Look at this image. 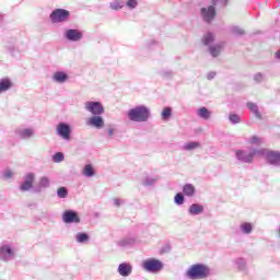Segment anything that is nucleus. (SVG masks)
<instances>
[{
    "instance_id": "obj_1",
    "label": "nucleus",
    "mask_w": 280,
    "mask_h": 280,
    "mask_svg": "<svg viewBox=\"0 0 280 280\" xmlns=\"http://www.w3.org/2000/svg\"><path fill=\"white\" fill-rule=\"evenodd\" d=\"M209 275H210V269L203 264L192 265L186 272V276L188 277V279H192V280L207 279Z\"/></svg>"
},
{
    "instance_id": "obj_2",
    "label": "nucleus",
    "mask_w": 280,
    "mask_h": 280,
    "mask_svg": "<svg viewBox=\"0 0 280 280\" xmlns=\"http://www.w3.org/2000/svg\"><path fill=\"white\" fill-rule=\"evenodd\" d=\"M130 121H148L150 119V109L145 106H138L128 112Z\"/></svg>"
},
{
    "instance_id": "obj_3",
    "label": "nucleus",
    "mask_w": 280,
    "mask_h": 280,
    "mask_svg": "<svg viewBox=\"0 0 280 280\" xmlns=\"http://www.w3.org/2000/svg\"><path fill=\"white\" fill-rule=\"evenodd\" d=\"M143 270L147 272H161L163 270V262L155 258H149L142 262Z\"/></svg>"
},
{
    "instance_id": "obj_4",
    "label": "nucleus",
    "mask_w": 280,
    "mask_h": 280,
    "mask_svg": "<svg viewBox=\"0 0 280 280\" xmlns=\"http://www.w3.org/2000/svg\"><path fill=\"white\" fill-rule=\"evenodd\" d=\"M69 16H71V13L68 10L56 9L50 14V21L51 23H65L69 21Z\"/></svg>"
},
{
    "instance_id": "obj_5",
    "label": "nucleus",
    "mask_w": 280,
    "mask_h": 280,
    "mask_svg": "<svg viewBox=\"0 0 280 280\" xmlns=\"http://www.w3.org/2000/svg\"><path fill=\"white\" fill-rule=\"evenodd\" d=\"M57 135H59L61 139L69 141V139H71V126L65 122H59L57 126Z\"/></svg>"
},
{
    "instance_id": "obj_6",
    "label": "nucleus",
    "mask_w": 280,
    "mask_h": 280,
    "mask_svg": "<svg viewBox=\"0 0 280 280\" xmlns=\"http://www.w3.org/2000/svg\"><path fill=\"white\" fill-rule=\"evenodd\" d=\"M85 109L92 113V115H103L104 113V106L100 102H86Z\"/></svg>"
},
{
    "instance_id": "obj_7",
    "label": "nucleus",
    "mask_w": 280,
    "mask_h": 280,
    "mask_svg": "<svg viewBox=\"0 0 280 280\" xmlns=\"http://www.w3.org/2000/svg\"><path fill=\"white\" fill-rule=\"evenodd\" d=\"M62 220L66 224H72L73 222L75 224H79L80 222V215H78V212L72 210H67L62 214Z\"/></svg>"
},
{
    "instance_id": "obj_8",
    "label": "nucleus",
    "mask_w": 280,
    "mask_h": 280,
    "mask_svg": "<svg viewBox=\"0 0 280 280\" xmlns=\"http://www.w3.org/2000/svg\"><path fill=\"white\" fill-rule=\"evenodd\" d=\"M260 151L254 150L252 153H246L245 151H236V158L238 161H243L244 163H253V158L255 154H260Z\"/></svg>"
},
{
    "instance_id": "obj_9",
    "label": "nucleus",
    "mask_w": 280,
    "mask_h": 280,
    "mask_svg": "<svg viewBox=\"0 0 280 280\" xmlns=\"http://www.w3.org/2000/svg\"><path fill=\"white\" fill-rule=\"evenodd\" d=\"M34 179H35L34 173H28L25 176L24 183L20 187L21 191H30V189L34 187Z\"/></svg>"
},
{
    "instance_id": "obj_10",
    "label": "nucleus",
    "mask_w": 280,
    "mask_h": 280,
    "mask_svg": "<svg viewBox=\"0 0 280 280\" xmlns=\"http://www.w3.org/2000/svg\"><path fill=\"white\" fill-rule=\"evenodd\" d=\"M201 14L205 21L209 23L215 19V8H213V5H210L208 9L203 8L201 9Z\"/></svg>"
},
{
    "instance_id": "obj_11",
    "label": "nucleus",
    "mask_w": 280,
    "mask_h": 280,
    "mask_svg": "<svg viewBox=\"0 0 280 280\" xmlns=\"http://www.w3.org/2000/svg\"><path fill=\"white\" fill-rule=\"evenodd\" d=\"M267 161L270 163V165H280V152L269 151L267 153Z\"/></svg>"
},
{
    "instance_id": "obj_12",
    "label": "nucleus",
    "mask_w": 280,
    "mask_h": 280,
    "mask_svg": "<svg viewBox=\"0 0 280 280\" xmlns=\"http://www.w3.org/2000/svg\"><path fill=\"white\" fill-rule=\"evenodd\" d=\"M66 37L68 38V40H73V42L82 40V32L78 30H68L66 32Z\"/></svg>"
},
{
    "instance_id": "obj_13",
    "label": "nucleus",
    "mask_w": 280,
    "mask_h": 280,
    "mask_svg": "<svg viewBox=\"0 0 280 280\" xmlns=\"http://www.w3.org/2000/svg\"><path fill=\"white\" fill-rule=\"evenodd\" d=\"M118 272L121 277H129V275H132V265L126 262L120 264Z\"/></svg>"
},
{
    "instance_id": "obj_14",
    "label": "nucleus",
    "mask_w": 280,
    "mask_h": 280,
    "mask_svg": "<svg viewBox=\"0 0 280 280\" xmlns=\"http://www.w3.org/2000/svg\"><path fill=\"white\" fill-rule=\"evenodd\" d=\"M89 124L94 128H104V118L101 116H93L89 119Z\"/></svg>"
},
{
    "instance_id": "obj_15",
    "label": "nucleus",
    "mask_w": 280,
    "mask_h": 280,
    "mask_svg": "<svg viewBox=\"0 0 280 280\" xmlns=\"http://www.w3.org/2000/svg\"><path fill=\"white\" fill-rule=\"evenodd\" d=\"M183 194L191 198L196 194V187L191 184H186L183 187Z\"/></svg>"
},
{
    "instance_id": "obj_16",
    "label": "nucleus",
    "mask_w": 280,
    "mask_h": 280,
    "mask_svg": "<svg viewBox=\"0 0 280 280\" xmlns=\"http://www.w3.org/2000/svg\"><path fill=\"white\" fill-rule=\"evenodd\" d=\"M203 211H205V207L197 203H192L189 208V213L191 215H199V213H202Z\"/></svg>"
},
{
    "instance_id": "obj_17",
    "label": "nucleus",
    "mask_w": 280,
    "mask_h": 280,
    "mask_svg": "<svg viewBox=\"0 0 280 280\" xmlns=\"http://www.w3.org/2000/svg\"><path fill=\"white\" fill-rule=\"evenodd\" d=\"M11 86H12V81H10V79L0 80V93H3L4 91H9Z\"/></svg>"
},
{
    "instance_id": "obj_18",
    "label": "nucleus",
    "mask_w": 280,
    "mask_h": 280,
    "mask_svg": "<svg viewBox=\"0 0 280 280\" xmlns=\"http://www.w3.org/2000/svg\"><path fill=\"white\" fill-rule=\"evenodd\" d=\"M222 47H224V44H219V45L210 47L209 51H210L211 56H213V58H218V56H220V52L222 51Z\"/></svg>"
},
{
    "instance_id": "obj_19",
    "label": "nucleus",
    "mask_w": 280,
    "mask_h": 280,
    "mask_svg": "<svg viewBox=\"0 0 280 280\" xmlns=\"http://www.w3.org/2000/svg\"><path fill=\"white\" fill-rule=\"evenodd\" d=\"M69 78V75H67V73L65 72H55L52 75V79L55 80V82H67V79Z\"/></svg>"
},
{
    "instance_id": "obj_20",
    "label": "nucleus",
    "mask_w": 280,
    "mask_h": 280,
    "mask_svg": "<svg viewBox=\"0 0 280 280\" xmlns=\"http://www.w3.org/2000/svg\"><path fill=\"white\" fill-rule=\"evenodd\" d=\"M247 107L249 108L250 113H253L255 117H257V119H261L259 107L255 103H247Z\"/></svg>"
},
{
    "instance_id": "obj_21",
    "label": "nucleus",
    "mask_w": 280,
    "mask_h": 280,
    "mask_svg": "<svg viewBox=\"0 0 280 280\" xmlns=\"http://www.w3.org/2000/svg\"><path fill=\"white\" fill-rule=\"evenodd\" d=\"M83 176L91 178V176H95V170L91 164H86L82 172Z\"/></svg>"
},
{
    "instance_id": "obj_22",
    "label": "nucleus",
    "mask_w": 280,
    "mask_h": 280,
    "mask_svg": "<svg viewBox=\"0 0 280 280\" xmlns=\"http://www.w3.org/2000/svg\"><path fill=\"white\" fill-rule=\"evenodd\" d=\"M198 115L202 119H209V117H211V112H209V109H207V107H201L198 110Z\"/></svg>"
},
{
    "instance_id": "obj_23",
    "label": "nucleus",
    "mask_w": 280,
    "mask_h": 280,
    "mask_svg": "<svg viewBox=\"0 0 280 280\" xmlns=\"http://www.w3.org/2000/svg\"><path fill=\"white\" fill-rule=\"evenodd\" d=\"M215 40V36L212 33H208L203 36L202 43L203 45H211Z\"/></svg>"
},
{
    "instance_id": "obj_24",
    "label": "nucleus",
    "mask_w": 280,
    "mask_h": 280,
    "mask_svg": "<svg viewBox=\"0 0 280 280\" xmlns=\"http://www.w3.org/2000/svg\"><path fill=\"white\" fill-rule=\"evenodd\" d=\"M0 255H8L9 257H12L14 253L12 252V248H10V246L4 245L0 247Z\"/></svg>"
},
{
    "instance_id": "obj_25",
    "label": "nucleus",
    "mask_w": 280,
    "mask_h": 280,
    "mask_svg": "<svg viewBox=\"0 0 280 280\" xmlns=\"http://www.w3.org/2000/svg\"><path fill=\"white\" fill-rule=\"evenodd\" d=\"M109 5L112 10H121V8H124V2L121 0H114Z\"/></svg>"
},
{
    "instance_id": "obj_26",
    "label": "nucleus",
    "mask_w": 280,
    "mask_h": 280,
    "mask_svg": "<svg viewBox=\"0 0 280 280\" xmlns=\"http://www.w3.org/2000/svg\"><path fill=\"white\" fill-rule=\"evenodd\" d=\"M77 242H79V244H84V242H89V234L86 233L77 234Z\"/></svg>"
},
{
    "instance_id": "obj_27",
    "label": "nucleus",
    "mask_w": 280,
    "mask_h": 280,
    "mask_svg": "<svg viewBox=\"0 0 280 280\" xmlns=\"http://www.w3.org/2000/svg\"><path fill=\"white\" fill-rule=\"evenodd\" d=\"M170 117H172V107H165L163 110H162V119L167 120L170 119Z\"/></svg>"
},
{
    "instance_id": "obj_28",
    "label": "nucleus",
    "mask_w": 280,
    "mask_h": 280,
    "mask_svg": "<svg viewBox=\"0 0 280 280\" xmlns=\"http://www.w3.org/2000/svg\"><path fill=\"white\" fill-rule=\"evenodd\" d=\"M57 195L59 198H67V196H69V191L65 187H60L57 190Z\"/></svg>"
},
{
    "instance_id": "obj_29",
    "label": "nucleus",
    "mask_w": 280,
    "mask_h": 280,
    "mask_svg": "<svg viewBox=\"0 0 280 280\" xmlns=\"http://www.w3.org/2000/svg\"><path fill=\"white\" fill-rule=\"evenodd\" d=\"M241 229L243 233H250V231H253V225L250 223L245 222L241 225Z\"/></svg>"
},
{
    "instance_id": "obj_30",
    "label": "nucleus",
    "mask_w": 280,
    "mask_h": 280,
    "mask_svg": "<svg viewBox=\"0 0 280 280\" xmlns=\"http://www.w3.org/2000/svg\"><path fill=\"white\" fill-rule=\"evenodd\" d=\"M32 135H34V131H32V129H24L21 132L22 139H30V137H32Z\"/></svg>"
},
{
    "instance_id": "obj_31",
    "label": "nucleus",
    "mask_w": 280,
    "mask_h": 280,
    "mask_svg": "<svg viewBox=\"0 0 280 280\" xmlns=\"http://www.w3.org/2000/svg\"><path fill=\"white\" fill-rule=\"evenodd\" d=\"M196 148H200V143L199 142H188L185 145V150H196Z\"/></svg>"
},
{
    "instance_id": "obj_32",
    "label": "nucleus",
    "mask_w": 280,
    "mask_h": 280,
    "mask_svg": "<svg viewBox=\"0 0 280 280\" xmlns=\"http://www.w3.org/2000/svg\"><path fill=\"white\" fill-rule=\"evenodd\" d=\"M126 5L129 8V10H135V8L139 5V2L137 0H127Z\"/></svg>"
},
{
    "instance_id": "obj_33",
    "label": "nucleus",
    "mask_w": 280,
    "mask_h": 280,
    "mask_svg": "<svg viewBox=\"0 0 280 280\" xmlns=\"http://www.w3.org/2000/svg\"><path fill=\"white\" fill-rule=\"evenodd\" d=\"M175 202L176 205H183V202H185V197L183 194L178 192L175 195Z\"/></svg>"
},
{
    "instance_id": "obj_34",
    "label": "nucleus",
    "mask_w": 280,
    "mask_h": 280,
    "mask_svg": "<svg viewBox=\"0 0 280 280\" xmlns=\"http://www.w3.org/2000/svg\"><path fill=\"white\" fill-rule=\"evenodd\" d=\"M54 161L55 163H60L62 161H65V154L58 152L54 155Z\"/></svg>"
},
{
    "instance_id": "obj_35",
    "label": "nucleus",
    "mask_w": 280,
    "mask_h": 280,
    "mask_svg": "<svg viewBox=\"0 0 280 280\" xmlns=\"http://www.w3.org/2000/svg\"><path fill=\"white\" fill-rule=\"evenodd\" d=\"M250 143L254 145H259V143H261V138H259L257 136H253L250 139Z\"/></svg>"
},
{
    "instance_id": "obj_36",
    "label": "nucleus",
    "mask_w": 280,
    "mask_h": 280,
    "mask_svg": "<svg viewBox=\"0 0 280 280\" xmlns=\"http://www.w3.org/2000/svg\"><path fill=\"white\" fill-rule=\"evenodd\" d=\"M39 185H40L42 187H49V178H47V177H42V178H40V182H39Z\"/></svg>"
},
{
    "instance_id": "obj_37",
    "label": "nucleus",
    "mask_w": 280,
    "mask_h": 280,
    "mask_svg": "<svg viewBox=\"0 0 280 280\" xmlns=\"http://www.w3.org/2000/svg\"><path fill=\"white\" fill-rule=\"evenodd\" d=\"M230 121H232V124H240V116H237L235 114H231Z\"/></svg>"
},
{
    "instance_id": "obj_38",
    "label": "nucleus",
    "mask_w": 280,
    "mask_h": 280,
    "mask_svg": "<svg viewBox=\"0 0 280 280\" xmlns=\"http://www.w3.org/2000/svg\"><path fill=\"white\" fill-rule=\"evenodd\" d=\"M13 174H14V173H12L11 170H7V171L4 172V174H3V177H4V178H12Z\"/></svg>"
},
{
    "instance_id": "obj_39",
    "label": "nucleus",
    "mask_w": 280,
    "mask_h": 280,
    "mask_svg": "<svg viewBox=\"0 0 280 280\" xmlns=\"http://www.w3.org/2000/svg\"><path fill=\"white\" fill-rule=\"evenodd\" d=\"M108 135L109 137H113V135H115V129H108Z\"/></svg>"
},
{
    "instance_id": "obj_40",
    "label": "nucleus",
    "mask_w": 280,
    "mask_h": 280,
    "mask_svg": "<svg viewBox=\"0 0 280 280\" xmlns=\"http://www.w3.org/2000/svg\"><path fill=\"white\" fill-rule=\"evenodd\" d=\"M236 34H244V31L243 30H238V31H236Z\"/></svg>"
},
{
    "instance_id": "obj_41",
    "label": "nucleus",
    "mask_w": 280,
    "mask_h": 280,
    "mask_svg": "<svg viewBox=\"0 0 280 280\" xmlns=\"http://www.w3.org/2000/svg\"><path fill=\"white\" fill-rule=\"evenodd\" d=\"M276 57L280 58V49L276 52Z\"/></svg>"
}]
</instances>
